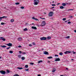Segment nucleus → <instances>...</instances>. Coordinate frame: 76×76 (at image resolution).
Segmentation results:
<instances>
[{"label":"nucleus","mask_w":76,"mask_h":76,"mask_svg":"<svg viewBox=\"0 0 76 76\" xmlns=\"http://www.w3.org/2000/svg\"><path fill=\"white\" fill-rule=\"evenodd\" d=\"M34 5H37L39 3V0H34Z\"/></svg>","instance_id":"f257e3e1"},{"label":"nucleus","mask_w":76,"mask_h":76,"mask_svg":"<svg viewBox=\"0 0 76 76\" xmlns=\"http://www.w3.org/2000/svg\"><path fill=\"white\" fill-rule=\"evenodd\" d=\"M46 25V23H45V21H42V23L41 26H45Z\"/></svg>","instance_id":"f03ea898"},{"label":"nucleus","mask_w":76,"mask_h":76,"mask_svg":"<svg viewBox=\"0 0 76 76\" xmlns=\"http://www.w3.org/2000/svg\"><path fill=\"white\" fill-rule=\"evenodd\" d=\"M53 12H50L48 14L49 16V17H52L53 15Z\"/></svg>","instance_id":"7ed1b4c3"},{"label":"nucleus","mask_w":76,"mask_h":76,"mask_svg":"<svg viewBox=\"0 0 76 76\" xmlns=\"http://www.w3.org/2000/svg\"><path fill=\"white\" fill-rule=\"evenodd\" d=\"M0 73L2 75H5L6 74V71L4 70H1L0 71Z\"/></svg>","instance_id":"20e7f679"},{"label":"nucleus","mask_w":76,"mask_h":76,"mask_svg":"<svg viewBox=\"0 0 76 76\" xmlns=\"http://www.w3.org/2000/svg\"><path fill=\"white\" fill-rule=\"evenodd\" d=\"M41 40H46L47 39V37H43L40 38Z\"/></svg>","instance_id":"39448f33"},{"label":"nucleus","mask_w":76,"mask_h":76,"mask_svg":"<svg viewBox=\"0 0 76 76\" xmlns=\"http://www.w3.org/2000/svg\"><path fill=\"white\" fill-rule=\"evenodd\" d=\"M7 45L8 46V47H12V44L10 43L7 44Z\"/></svg>","instance_id":"423d86ee"},{"label":"nucleus","mask_w":76,"mask_h":76,"mask_svg":"<svg viewBox=\"0 0 76 76\" xmlns=\"http://www.w3.org/2000/svg\"><path fill=\"white\" fill-rule=\"evenodd\" d=\"M7 18V17L4 16L2 17H0V21H1V20H2V18Z\"/></svg>","instance_id":"0eeeda50"},{"label":"nucleus","mask_w":76,"mask_h":76,"mask_svg":"<svg viewBox=\"0 0 76 76\" xmlns=\"http://www.w3.org/2000/svg\"><path fill=\"white\" fill-rule=\"evenodd\" d=\"M60 59L59 58H56L55 60V61H60Z\"/></svg>","instance_id":"6e6552de"},{"label":"nucleus","mask_w":76,"mask_h":76,"mask_svg":"<svg viewBox=\"0 0 76 76\" xmlns=\"http://www.w3.org/2000/svg\"><path fill=\"white\" fill-rule=\"evenodd\" d=\"M44 54L47 55H48L49 54H48V52H47V51H44Z\"/></svg>","instance_id":"1a4fd4ad"},{"label":"nucleus","mask_w":76,"mask_h":76,"mask_svg":"<svg viewBox=\"0 0 76 76\" xmlns=\"http://www.w3.org/2000/svg\"><path fill=\"white\" fill-rule=\"evenodd\" d=\"M65 54H68V53H70V51H66L64 52Z\"/></svg>","instance_id":"9d476101"},{"label":"nucleus","mask_w":76,"mask_h":76,"mask_svg":"<svg viewBox=\"0 0 76 76\" xmlns=\"http://www.w3.org/2000/svg\"><path fill=\"white\" fill-rule=\"evenodd\" d=\"M31 28H32V29H37V27L34 26H32L31 27Z\"/></svg>","instance_id":"9b49d317"},{"label":"nucleus","mask_w":76,"mask_h":76,"mask_svg":"<svg viewBox=\"0 0 76 76\" xmlns=\"http://www.w3.org/2000/svg\"><path fill=\"white\" fill-rule=\"evenodd\" d=\"M18 69H20V70H21V69H23V68L20 67H18L17 68Z\"/></svg>","instance_id":"f8f14e48"},{"label":"nucleus","mask_w":76,"mask_h":76,"mask_svg":"<svg viewBox=\"0 0 76 76\" xmlns=\"http://www.w3.org/2000/svg\"><path fill=\"white\" fill-rule=\"evenodd\" d=\"M22 39L21 38H18V41H22Z\"/></svg>","instance_id":"ddd939ff"},{"label":"nucleus","mask_w":76,"mask_h":76,"mask_svg":"<svg viewBox=\"0 0 76 76\" xmlns=\"http://www.w3.org/2000/svg\"><path fill=\"white\" fill-rule=\"evenodd\" d=\"M60 7L61 9H63L64 8V7L63 6H60Z\"/></svg>","instance_id":"4468645a"},{"label":"nucleus","mask_w":76,"mask_h":76,"mask_svg":"<svg viewBox=\"0 0 76 76\" xmlns=\"http://www.w3.org/2000/svg\"><path fill=\"white\" fill-rule=\"evenodd\" d=\"M47 39H51V37H48L47 38Z\"/></svg>","instance_id":"2eb2a0df"},{"label":"nucleus","mask_w":76,"mask_h":76,"mask_svg":"<svg viewBox=\"0 0 76 76\" xmlns=\"http://www.w3.org/2000/svg\"><path fill=\"white\" fill-rule=\"evenodd\" d=\"M21 59L23 60H25V57H22L21 58Z\"/></svg>","instance_id":"dca6fc26"},{"label":"nucleus","mask_w":76,"mask_h":76,"mask_svg":"<svg viewBox=\"0 0 76 76\" xmlns=\"http://www.w3.org/2000/svg\"><path fill=\"white\" fill-rule=\"evenodd\" d=\"M23 31H28V29H27L26 28H25L23 29Z\"/></svg>","instance_id":"f3484780"},{"label":"nucleus","mask_w":76,"mask_h":76,"mask_svg":"<svg viewBox=\"0 0 76 76\" xmlns=\"http://www.w3.org/2000/svg\"><path fill=\"white\" fill-rule=\"evenodd\" d=\"M62 5L63 6H66V3H63L62 4Z\"/></svg>","instance_id":"a211bd4d"},{"label":"nucleus","mask_w":76,"mask_h":76,"mask_svg":"<svg viewBox=\"0 0 76 76\" xmlns=\"http://www.w3.org/2000/svg\"><path fill=\"white\" fill-rule=\"evenodd\" d=\"M48 58H49V59H50L51 58H53V57L50 56V57H48Z\"/></svg>","instance_id":"6ab92c4d"},{"label":"nucleus","mask_w":76,"mask_h":76,"mask_svg":"<svg viewBox=\"0 0 76 76\" xmlns=\"http://www.w3.org/2000/svg\"><path fill=\"white\" fill-rule=\"evenodd\" d=\"M1 47H2L3 48H5V47H6V46H1Z\"/></svg>","instance_id":"aec40b11"},{"label":"nucleus","mask_w":76,"mask_h":76,"mask_svg":"<svg viewBox=\"0 0 76 76\" xmlns=\"http://www.w3.org/2000/svg\"><path fill=\"white\" fill-rule=\"evenodd\" d=\"M9 53L11 54H12V53H13V51H12V50H10V51Z\"/></svg>","instance_id":"412c9836"},{"label":"nucleus","mask_w":76,"mask_h":76,"mask_svg":"<svg viewBox=\"0 0 76 76\" xmlns=\"http://www.w3.org/2000/svg\"><path fill=\"white\" fill-rule=\"evenodd\" d=\"M11 22H14V20L13 19H11Z\"/></svg>","instance_id":"4be33fe9"},{"label":"nucleus","mask_w":76,"mask_h":76,"mask_svg":"<svg viewBox=\"0 0 76 76\" xmlns=\"http://www.w3.org/2000/svg\"><path fill=\"white\" fill-rule=\"evenodd\" d=\"M25 67L26 68H28V65H26L25 66Z\"/></svg>","instance_id":"5701e85b"},{"label":"nucleus","mask_w":76,"mask_h":76,"mask_svg":"<svg viewBox=\"0 0 76 76\" xmlns=\"http://www.w3.org/2000/svg\"><path fill=\"white\" fill-rule=\"evenodd\" d=\"M4 38V37H0V39L1 40H3V39Z\"/></svg>","instance_id":"b1692460"},{"label":"nucleus","mask_w":76,"mask_h":76,"mask_svg":"<svg viewBox=\"0 0 76 76\" xmlns=\"http://www.w3.org/2000/svg\"><path fill=\"white\" fill-rule=\"evenodd\" d=\"M59 55L60 56H62L63 55V53H59Z\"/></svg>","instance_id":"393cba45"},{"label":"nucleus","mask_w":76,"mask_h":76,"mask_svg":"<svg viewBox=\"0 0 76 76\" xmlns=\"http://www.w3.org/2000/svg\"><path fill=\"white\" fill-rule=\"evenodd\" d=\"M20 4V3L19 2H17L15 3V4H16V5H17L18 4Z\"/></svg>","instance_id":"a878e982"},{"label":"nucleus","mask_w":76,"mask_h":76,"mask_svg":"<svg viewBox=\"0 0 76 76\" xmlns=\"http://www.w3.org/2000/svg\"><path fill=\"white\" fill-rule=\"evenodd\" d=\"M62 20L64 21H65V20H66V18H63Z\"/></svg>","instance_id":"bb28decb"},{"label":"nucleus","mask_w":76,"mask_h":76,"mask_svg":"<svg viewBox=\"0 0 76 76\" xmlns=\"http://www.w3.org/2000/svg\"><path fill=\"white\" fill-rule=\"evenodd\" d=\"M41 62H42V61H40L38 62V63H40Z\"/></svg>","instance_id":"cd10ccee"},{"label":"nucleus","mask_w":76,"mask_h":76,"mask_svg":"<svg viewBox=\"0 0 76 76\" xmlns=\"http://www.w3.org/2000/svg\"><path fill=\"white\" fill-rule=\"evenodd\" d=\"M18 56V57H19V58H21V55H19Z\"/></svg>","instance_id":"c85d7f7f"},{"label":"nucleus","mask_w":76,"mask_h":76,"mask_svg":"<svg viewBox=\"0 0 76 76\" xmlns=\"http://www.w3.org/2000/svg\"><path fill=\"white\" fill-rule=\"evenodd\" d=\"M70 38V36H68L67 37H66V38L67 39V38Z\"/></svg>","instance_id":"c756f323"},{"label":"nucleus","mask_w":76,"mask_h":76,"mask_svg":"<svg viewBox=\"0 0 76 76\" xmlns=\"http://www.w3.org/2000/svg\"><path fill=\"white\" fill-rule=\"evenodd\" d=\"M14 76H19V75L18 74H15L14 75Z\"/></svg>","instance_id":"7c9ffc66"},{"label":"nucleus","mask_w":76,"mask_h":76,"mask_svg":"<svg viewBox=\"0 0 76 76\" xmlns=\"http://www.w3.org/2000/svg\"><path fill=\"white\" fill-rule=\"evenodd\" d=\"M10 48H11L10 47H9L8 48H7V50H9V49H10Z\"/></svg>","instance_id":"2f4dec72"},{"label":"nucleus","mask_w":76,"mask_h":76,"mask_svg":"<svg viewBox=\"0 0 76 76\" xmlns=\"http://www.w3.org/2000/svg\"><path fill=\"white\" fill-rule=\"evenodd\" d=\"M1 25H4L5 23H1Z\"/></svg>","instance_id":"473e14b6"},{"label":"nucleus","mask_w":76,"mask_h":76,"mask_svg":"<svg viewBox=\"0 0 76 76\" xmlns=\"http://www.w3.org/2000/svg\"><path fill=\"white\" fill-rule=\"evenodd\" d=\"M32 44L33 45H35V43L34 42H33L32 43Z\"/></svg>","instance_id":"72a5a7b5"},{"label":"nucleus","mask_w":76,"mask_h":76,"mask_svg":"<svg viewBox=\"0 0 76 76\" xmlns=\"http://www.w3.org/2000/svg\"><path fill=\"white\" fill-rule=\"evenodd\" d=\"M21 9H24V7L22 6L20 7Z\"/></svg>","instance_id":"f704fd0d"},{"label":"nucleus","mask_w":76,"mask_h":76,"mask_svg":"<svg viewBox=\"0 0 76 76\" xmlns=\"http://www.w3.org/2000/svg\"><path fill=\"white\" fill-rule=\"evenodd\" d=\"M52 6H55L56 5L55 4H52Z\"/></svg>","instance_id":"c9c22d12"},{"label":"nucleus","mask_w":76,"mask_h":76,"mask_svg":"<svg viewBox=\"0 0 76 76\" xmlns=\"http://www.w3.org/2000/svg\"><path fill=\"white\" fill-rule=\"evenodd\" d=\"M55 71H56V70H53L52 72V73H53L54 72H55Z\"/></svg>","instance_id":"e433bc0d"},{"label":"nucleus","mask_w":76,"mask_h":76,"mask_svg":"<svg viewBox=\"0 0 76 76\" xmlns=\"http://www.w3.org/2000/svg\"><path fill=\"white\" fill-rule=\"evenodd\" d=\"M18 47H19V48H21V47H22V46L21 45H19L18 46Z\"/></svg>","instance_id":"4c0bfd02"},{"label":"nucleus","mask_w":76,"mask_h":76,"mask_svg":"<svg viewBox=\"0 0 76 76\" xmlns=\"http://www.w3.org/2000/svg\"><path fill=\"white\" fill-rule=\"evenodd\" d=\"M34 20H37V21L38 20V19H37V18H35V19H34Z\"/></svg>","instance_id":"58836bf2"},{"label":"nucleus","mask_w":76,"mask_h":76,"mask_svg":"<svg viewBox=\"0 0 76 76\" xmlns=\"http://www.w3.org/2000/svg\"><path fill=\"white\" fill-rule=\"evenodd\" d=\"M73 16H69V17L70 18H73Z\"/></svg>","instance_id":"ea45409f"},{"label":"nucleus","mask_w":76,"mask_h":76,"mask_svg":"<svg viewBox=\"0 0 76 76\" xmlns=\"http://www.w3.org/2000/svg\"><path fill=\"white\" fill-rule=\"evenodd\" d=\"M6 40V39L4 38H3L2 40L3 41H5Z\"/></svg>","instance_id":"a19ab883"},{"label":"nucleus","mask_w":76,"mask_h":76,"mask_svg":"<svg viewBox=\"0 0 76 76\" xmlns=\"http://www.w3.org/2000/svg\"><path fill=\"white\" fill-rule=\"evenodd\" d=\"M30 64H31L32 65H33V64H34V63H30Z\"/></svg>","instance_id":"79ce46f5"},{"label":"nucleus","mask_w":76,"mask_h":76,"mask_svg":"<svg viewBox=\"0 0 76 76\" xmlns=\"http://www.w3.org/2000/svg\"><path fill=\"white\" fill-rule=\"evenodd\" d=\"M58 55H55V57H58Z\"/></svg>","instance_id":"37998d69"},{"label":"nucleus","mask_w":76,"mask_h":76,"mask_svg":"<svg viewBox=\"0 0 76 76\" xmlns=\"http://www.w3.org/2000/svg\"><path fill=\"white\" fill-rule=\"evenodd\" d=\"M7 72L8 73H9V72H10V71H9L8 70H7Z\"/></svg>","instance_id":"c03bdc74"},{"label":"nucleus","mask_w":76,"mask_h":76,"mask_svg":"<svg viewBox=\"0 0 76 76\" xmlns=\"http://www.w3.org/2000/svg\"><path fill=\"white\" fill-rule=\"evenodd\" d=\"M68 24H70V23H71V22H70V21H69V22H68Z\"/></svg>","instance_id":"a18cd8bd"},{"label":"nucleus","mask_w":76,"mask_h":76,"mask_svg":"<svg viewBox=\"0 0 76 76\" xmlns=\"http://www.w3.org/2000/svg\"><path fill=\"white\" fill-rule=\"evenodd\" d=\"M32 18L33 19H34L35 18V17H33Z\"/></svg>","instance_id":"49530a36"},{"label":"nucleus","mask_w":76,"mask_h":76,"mask_svg":"<svg viewBox=\"0 0 76 76\" xmlns=\"http://www.w3.org/2000/svg\"><path fill=\"white\" fill-rule=\"evenodd\" d=\"M29 47H32V45H31V44H30V45H29Z\"/></svg>","instance_id":"de8ad7c7"},{"label":"nucleus","mask_w":76,"mask_h":76,"mask_svg":"<svg viewBox=\"0 0 76 76\" xmlns=\"http://www.w3.org/2000/svg\"><path fill=\"white\" fill-rule=\"evenodd\" d=\"M23 54H26V53L25 52L23 53Z\"/></svg>","instance_id":"09e8293b"},{"label":"nucleus","mask_w":76,"mask_h":76,"mask_svg":"<svg viewBox=\"0 0 76 76\" xmlns=\"http://www.w3.org/2000/svg\"><path fill=\"white\" fill-rule=\"evenodd\" d=\"M19 53L20 54H21V53H22V51H20L19 52Z\"/></svg>","instance_id":"8fccbe9b"},{"label":"nucleus","mask_w":76,"mask_h":76,"mask_svg":"<svg viewBox=\"0 0 76 76\" xmlns=\"http://www.w3.org/2000/svg\"><path fill=\"white\" fill-rule=\"evenodd\" d=\"M26 71H29V69H26Z\"/></svg>","instance_id":"3c124183"},{"label":"nucleus","mask_w":76,"mask_h":76,"mask_svg":"<svg viewBox=\"0 0 76 76\" xmlns=\"http://www.w3.org/2000/svg\"><path fill=\"white\" fill-rule=\"evenodd\" d=\"M73 53L74 54H76V52H73Z\"/></svg>","instance_id":"603ef678"},{"label":"nucleus","mask_w":76,"mask_h":76,"mask_svg":"<svg viewBox=\"0 0 76 76\" xmlns=\"http://www.w3.org/2000/svg\"><path fill=\"white\" fill-rule=\"evenodd\" d=\"M47 63H50V61H48Z\"/></svg>","instance_id":"864d4df0"},{"label":"nucleus","mask_w":76,"mask_h":76,"mask_svg":"<svg viewBox=\"0 0 76 76\" xmlns=\"http://www.w3.org/2000/svg\"><path fill=\"white\" fill-rule=\"evenodd\" d=\"M70 10H73V9H70Z\"/></svg>","instance_id":"5fc2aeb1"},{"label":"nucleus","mask_w":76,"mask_h":76,"mask_svg":"<svg viewBox=\"0 0 76 76\" xmlns=\"http://www.w3.org/2000/svg\"><path fill=\"white\" fill-rule=\"evenodd\" d=\"M55 7H52L51 8V9H53V8H54Z\"/></svg>","instance_id":"6e6d98bb"},{"label":"nucleus","mask_w":76,"mask_h":76,"mask_svg":"<svg viewBox=\"0 0 76 76\" xmlns=\"http://www.w3.org/2000/svg\"><path fill=\"white\" fill-rule=\"evenodd\" d=\"M38 76H41V75H37Z\"/></svg>","instance_id":"4d7b16f0"},{"label":"nucleus","mask_w":76,"mask_h":76,"mask_svg":"<svg viewBox=\"0 0 76 76\" xmlns=\"http://www.w3.org/2000/svg\"><path fill=\"white\" fill-rule=\"evenodd\" d=\"M74 31L75 32H76V30H75Z\"/></svg>","instance_id":"13d9d810"},{"label":"nucleus","mask_w":76,"mask_h":76,"mask_svg":"<svg viewBox=\"0 0 76 76\" xmlns=\"http://www.w3.org/2000/svg\"><path fill=\"white\" fill-rule=\"evenodd\" d=\"M60 3H58V4H57V6H58V4H60Z\"/></svg>","instance_id":"bf43d9fd"},{"label":"nucleus","mask_w":76,"mask_h":76,"mask_svg":"<svg viewBox=\"0 0 76 76\" xmlns=\"http://www.w3.org/2000/svg\"><path fill=\"white\" fill-rule=\"evenodd\" d=\"M52 10H53V11H55V9H53Z\"/></svg>","instance_id":"052dcab7"},{"label":"nucleus","mask_w":76,"mask_h":76,"mask_svg":"<svg viewBox=\"0 0 76 76\" xmlns=\"http://www.w3.org/2000/svg\"><path fill=\"white\" fill-rule=\"evenodd\" d=\"M68 22V21L67 20L65 21V22Z\"/></svg>","instance_id":"680f3d73"},{"label":"nucleus","mask_w":76,"mask_h":76,"mask_svg":"<svg viewBox=\"0 0 76 76\" xmlns=\"http://www.w3.org/2000/svg\"><path fill=\"white\" fill-rule=\"evenodd\" d=\"M66 70H68V68H66Z\"/></svg>","instance_id":"e2e57ef3"},{"label":"nucleus","mask_w":76,"mask_h":76,"mask_svg":"<svg viewBox=\"0 0 76 76\" xmlns=\"http://www.w3.org/2000/svg\"><path fill=\"white\" fill-rule=\"evenodd\" d=\"M42 19H45V18H42Z\"/></svg>","instance_id":"0e129e2a"},{"label":"nucleus","mask_w":76,"mask_h":76,"mask_svg":"<svg viewBox=\"0 0 76 76\" xmlns=\"http://www.w3.org/2000/svg\"><path fill=\"white\" fill-rule=\"evenodd\" d=\"M66 4H69V3H66Z\"/></svg>","instance_id":"69168bd1"},{"label":"nucleus","mask_w":76,"mask_h":76,"mask_svg":"<svg viewBox=\"0 0 76 76\" xmlns=\"http://www.w3.org/2000/svg\"><path fill=\"white\" fill-rule=\"evenodd\" d=\"M68 10V11H69L70 10V9H69V10Z\"/></svg>","instance_id":"338daca9"},{"label":"nucleus","mask_w":76,"mask_h":76,"mask_svg":"<svg viewBox=\"0 0 76 76\" xmlns=\"http://www.w3.org/2000/svg\"><path fill=\"white\" fill-rule=\"evenodd\" d=\"M60 76H63V75H60Z\"/></svg>","instance_id":"774afa93"}]
</instances>
